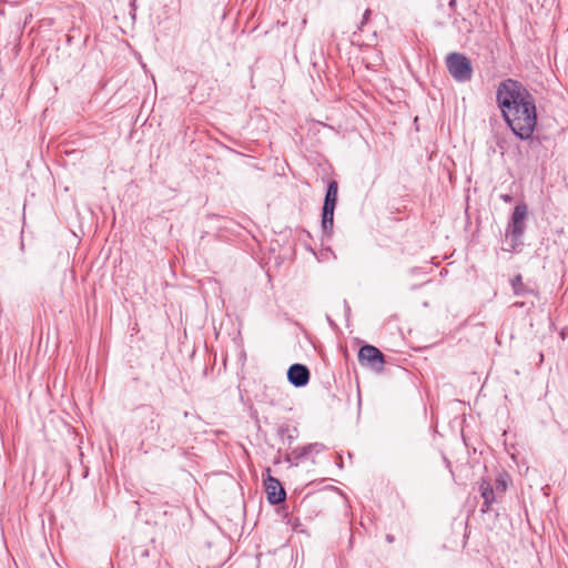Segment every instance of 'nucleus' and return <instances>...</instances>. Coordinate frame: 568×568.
Listing matches in <instances>:
<instances>
[{
  "mask_svg": "<svg viewBox=\"0 0 568 568\" xmlns=\"http://www.w3.org/2000/svg\"><path fill=\"white\" fill-rule=\"evenodd\" d=\"M501 114L505 122L519 139L528 140L531 138L537 124L535 101L523 108L504 110Z\"/></svg>",
  "mask_w": 568,
  "mask_h": 568,
  "instance_id": "f257e3e1",
  "label": "nucleus"
},
{
  "mask_svg": "<svg viewBox=\"0 0 568 568\" xmlns=\"http://www.w3.org/2000/svg\"><path fill=\"white\" fill-rule=\"evenodd\" d=\"M496 100L500 111L523 108L535 101L530 92L517 80L506 79L501 81L496 91Z\"/></svg>",
  "mask_w": 568,
  "mask_h": 568,
  "instance_id": "f03ea898",
  "label": "nucleus"
},
{
  "mask_svg": "<svg viewBox=\"0 0 568 568\" xmlns=\"http://www.w3.org/2000/svg\"><path fill=\"white\" fill-rule=\"evenodd\" d=\"M528 215V209L525 203H519L515 206L511 219L506 229V239L510 240V248L515 250L524 235L526 229V219Z\"/></svg>",
  "mask_w": 568,
  "mask_h": 568,
  "instance_id": "7ed1b4c3",
  "label": "nucleus"
},
{
  "mask_svg": "<svg viewBox=\"0 0 568 568\" xmlns=\"http://www.w3.org/2000/svg\"><path fill=\"white\" fill-rule=\"evenodd\" d=\"M446 67L449 74L458 82H467L473 77V67L467 57L453 52L446 57Z\"/></svg>",
  "mask_w": 568,
  "mask_h": 568,
  "instance_id": "20e7f679",
  "label": "nucleus"
},
{
  "mask_svg": "<svg viewBox=\"0 0 568 568\" xmlns=\"http://www.w3.org/2000/svg\"><path fill=\"white\" fill-rule=\"evenodd\" d=\"M338 184L336 181H331L327 185L323 212H322V229L323 232L329 234L334 224V211L337 203Z\"/></svg>",
  "mask_w": 568,
  "mask_h": 568,
  "instance_id": "39448f33",
  "label": "nucleus"
},
{
  "mask_svg": "<svg viewBox=\"0 0 568 568\" xmlns=\"http://www.w3.org/2000/svg\"><path fill=\"white\" fill-rule=\"evenodd\" d=\"M264 488L267 494V500L272 505H277L285 500L286 494L281 481L271 476L270 468L266 469V476L264 477Z\"/></svg>",
  "mask_w": 568,
  "mask_h": 568,
  "instance_id": "423d86ee",
  "label": "nucleus"
},
{
  "mask_svg": "<svg viewBox=\"0 0 568 568\" xmlns=\"http://www.w3.org/2000/svg\"><path fill=\"white\" fill-rule=\"evenodd\" d=\"M358 361L362 365H368L375 369H382L385 363L383 353L373 345H364L359 348Z\"/></svg>",
  "mask_w": 568,
  "mask_h": 568,
  "instance_id": "0eeeda50",
  "label": "nucleus"
},
{
  "mask_svg": "<svg viewBox=\"0 0 568 568\" xmlns=\"http://www.w3.org/2000/svg\"><path fill=\"white\" fill-rule=\"evenodd\" d=\"M287 379L295 387H303L310 381V371L303 364H293L287 371Z\"/></svg>",
  "mask_w": 568,
  "mask_h": 568,
  "instance_id": "6e6552de",
  "label": "nucleus"
},
{
  "mask_svg": "<svg viewBox=\"0 0 568 568\" xmlns=\"http://www.w3.org/2000/svg\"><path fill=\"white\" fill-rule=\"evenodd\" d=\"M479 491L484 499L483 511L489 510L491 504L495 501V493L491 484L488 480H481L479 485Z\"/></svg>",
  "mask_w": 568,
  "mask_h": 568,
  "instance_id": "1a4fd4ad",
  "label": "nucleus"
},
{
  "mask_svg": "<svg viewBox=\"0 0 568 568\" xmlns=\"http://www.w3.org/2000/svg\"><path fill=\"white\" fill-rule=\"evenodd\" d=\"M311 448H316V454H318L320 452H322L325 447L323 444H320V443H313V444H308L306 446H302V447H297L295 448L292 454L294 456L295 459H303V458H306L308 455L312 454V449Z\"/></svg>",
  "mask_w": 568,
  "mask_h": 568,
  "instance_id": "9d476101",
  "label": "nucleus"
},
{
  "mask_svg": "<svg viewBox=\"0 0 568 568\" xmlns=\"http://www.w3.org/2000/svg\"><path fill=\"white\" fill-rule=\"evenodd\" d=\"M511 287H513L514 294L517 295V296H524V295H527V294H531V295L535 294L534 290L527 287L524 284L523 277L519 274L516 275L511 280Z\"/></svg>",
  "mask_w": 568,
  "mask_h": 568,
  "instance_id": "9b49d317",
  "label": "nucleus"
},
{
  "mask_svg": "<svg viewBox=\"0 0 568 568\" xmlns=\"http://www.w3.org/2000/svg\"><path fill=\"white\" fill-rule=\"evenodd\" d=\"M439 3L442 4V2L444 0H438ZM448 7L450 9L452 12H455L456 11V0H448Z\"/></svg>",
  "mask_w": 568,
  "mask_h": 568,
  "instance_id": "f8f14e48",
  "label": "nucleus"
},
{
  "mask_svg": "<svg viewBox=\"0 0 568 568\" xmlns=\"http://www.w3.org/2000/svg\"><path fill=\"white\" fill-rule=\"evenodd\" d=\"M501 200L505 201V202H510L511 201V196L508 195V194H503L501 196Z\"/></svg>",
  "mask_w": 568,
  "mask_h": 568,
  "instance_id": "ddd939ff",
  "label": "nucleus"
},
{
  "mask_svg": "<svg viewBox=\"0 0 568 568\" xmlns=\"http://www.w3.org/2000/svg\"><path fill=\"white\" fill-rule=\"evenodd\" d=\"M369 14H371V10H368V9H367V10L364 12V16H363V22H364V21H366V20L368 19Z\"/></svg>",
  "mask_w": 568,
  "mask_h": 568,
  "instance_id": "4468645a",
  "label": "nucleus"
},
{
  "mask_svg": "<svg viewBox=\"0 0 568 568\" xmlns=\"http://www.w3.org/2000/svg\"><path fill=\"white\" fill-rule=\"evenodd\" d=\"M497 488H500L501 491H505L506 485L504 481H499Z\"/></svg>",
  "mask_w": 568,
  "mask_h": 568,
  "instance_id": "2eb2a0df",
  "label": "nucleus"
},
{
  "mask_svg": "<svg viewBox=\"0 0 568 568\" xmlns=\"http://www.w3.org/2000/svg\"><path fill=\"white\" fill-rule=\"evenodd\" d=\"M386 539H387L388 542H393L394 541V536L387 535Z\"/></svg>",
  "mask_w": 568,
  "mask_h": 568,
  "instance_id": "dca6fc26",
  "label": "nucleus"
},
{
  "mask_svg": "<svg viewBox=\"0 0 568 568\" xmlns=\"http://www.w3.org/2000/svg\"><path fill=\"white\" fill-rule=\"evenodd\" d=\"M514 305H515V306H520V307H521V306H524V303H523V302H520V303H519V302H517V303H515Z\"/></svg>",
  "mask_w": 568,
  "mask_h": 568,
  "instance_id": "f3484780",
  "label": "nucleus"
}]
</instances>
